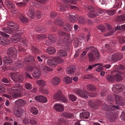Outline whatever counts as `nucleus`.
Segmentation results:
<instances>
[{"instance_id": "37998d69", "label": "nucleus", "mask_w": 125, "mask_h": 125, "mask_svg": "<svg viewBox=\"0 0 125 125\" xmlns=\"http://www.w3.org/2000/svg\"><path fill=\"white\" fill-rule=\"evenodd\" d=\"M36 83L41 86H44L45 85V82L42 80H40L37 81L36 82Z\"/></svg>"}, {"instance_id": "aec40b11", "label": "nucleus", "mask_w": 125, "mask_h": 125, "mask_svg": "<svg viewBox=\"0 0 125 125\" xmlns=\"http://www.w3.org/2000/svg\"><path fill=\"white\" fill-rule=\"evenodd\" d=\"M4 3L5 5L9 9L12 10H14L15 5L12 2L9 0H5Z\"/></svg>"}, {"instance_id": "2eb2a0df", "label": "nucleus", "mask_w": 125, "mask_h": 125, "mask_svg": "<svg viewBox=\"0 0 125 125\" xmlns=\"http://www.w3.org/2000/svg\"><path fill=\"white\" fill-rule=\"evenodd\" d=\"M88 104L90 107L93 109H96L98 107V106L96 104L95 101L93 100H89Z\"/></svg>"}, {"instance_id": "3c124183", "label": "nucleus", "mask_w": 125, "mask_h": 125, "mask_svg": "<svg viewBox=\"0 0 125 125\" xmlns=\"http://www.w3.org/2000/svg\"><path fill=\"white\" fill-rule=\"evenodd\" d=\"M25 87L26 89L28 90H31L32 88V85L29 83H25Z\"/></svg>"}, {"instance_id": "b1692460", "label": "nucleus", "mask_w": 125, "mask_h": 125, "mask_svg": "<svg viewBox=\"0 0 125 125\" xmlns=\"http://www.w3.org/2000/svg\"><path fill=\"white\" fill-rule=\"evenodd\" d=\"M46 51L48 54L50 55H52L55 53L56 50L53 47H49L47 49Z\"/></svg>"}, {"instance_id": "72a5a7b5", "label": "nucleus", "mask_w": 125, "mask_h": 125, "mask_svg": "<svg viewBox=\"0 0 125 125\" xmlns=\"http://www.w3.org/2000/svg\"><path fill=\"white\" fill-rule=\"evenodd\" d=\"M116 88L117 87H119V90L117 91H116V93L118 94L120 92H121L124 89L125 87L123 85L121 84H118V85L116 87Z\"/></svg>"}, {"instance_id": "dca6fc26", "label": "nucleus", "mask_w": 125, "mask_h": 125, "mask_svg": "<svg viewBox=\"0 0 125 125\" xmlns=\"http://www.w3.org/2000/svg\"><path fill=\"white\" fill-rule=\"evenodd\" d=\"M90 50L91 51L94 52V53H96V57L98 58L100 57V53L97 50L93 47H90L87 48L85 49L86 51H88L89 50Z\"/></svg>"}, {"instance_id": "6e6d98bb", "label": "nucleus", "mask_w": 125, "mask_h": 125, "mask_svg": "<svg viewBox=\"0 0 125 125\" xmlns=\"http://www.w3.org/2000/svg\"><path fill=\"white\" fill-rule=\"evenodd\" d=\"M115 67L118 69V70H123L125 69V67L122 65H120L118 67L117 65L115 66Z\"/></svg>"}, {"instance_id": "bb28decb", "label": "nucleus", "mask_w": 125, "mask_h": 125, "mask_svg": "<svg viewBox=\"0 0 125 125\" xmlns=\"http://www.w3.org/2000/svg\"><path fill=\"white\" fill-rule=\"evenodd\" d=\"M90 116V113L88 112L81 113L80 114V116L81 118L88 119Z\"/></svg>"}, {"instance_id": "473e14b6", "label": "nucleus", "mask_w": 125, "mask_h": 125, "mask_svg": "<svg viewBox=\"0 0 125 125\" xmlns=\"http://www.w3.org/2000/svg\"><path fill=\"white\" fill-rule=\"evenodd\" d=\"M86 88L88 90L92 91H96V88L94 85L91 84H89L86 86Z\"/></svg>"}, {"instance_id": "5fc2aeb1", "label": "nucleus", "mask_w": 125, "mask_h": 125, "mask_svg": "<svg viewBox=\"0 0 125 125\" xmlns=\"http://www.w3.org/2000/svg\"><path fill=\"white\" fill-rule=\"evenodd\" d=\"M86 94L89 96L93 97H94L97 95V94L96 93H89L87 91L86 92Z\"/></svg>"}, {"instance_id": "f257e3e1", "label": "nucleus", "mask_w": 125, "mask_h": 125, "mask_svg": "<svg viewBox=\"0 0 125 125\" xmlns=\"http://www.w3.org/2000/svg\"><path fill=\"white\" fill-rule=\"evenodd\" d=\"M8 27L9 29L3 28V30L5 32L10 34L12 33L13 31L17 30L19 27L18 25L14 23L12 21L9 22L8 24Z\"/></svg>"}, {"instance_id": "8fccbe9b", "label": "nucleus", "mask_w": 125, "mask_h": 125, "mask_svg": "<svg viewBox=\"0 0 125 125\" xmlns=\"http://www.w3.org/2000/svg\"><path fill=\"white\" fill-rule=\"evenodd\" d=\"M100 64L98 66V67L95 70L97 72H101L104 70L103 66H102V64L99 63Z\"/></svg>"}, {"instance_id": "ea45409f", "label": "nucleus", "mask_w": 125, "mask_h": 125, "mask_svg": "<svg viewBox=\"0 0 125 125\" xmlns=\"http://www.w3.org/2000/svg\"><path fill=\"white\" fill-rule=\"evenodd\" d=\"M107 80L110 82H112L115 80V76L111 75H108L106 77Z\"/></svg>"}, {"instance_id": "20e7f679", "label": "nucleus", "mask_w": 125, "mask_h": 125, "mask_svg": "<svg viewBox=\"0 0 125 125\" xmlns=\"http://www.w3.org/2000/svg\"><path fill=\"white\" fill-rule=\"evenodd\" d=\"M11 41L13 42L20 41L21 44L23 45H26L27 44L25 39L24 38H21L20 36H18L17 35H15L14 36L12 37Z\"/></svg>"}, {"instance_id": "bf43d9fd", "label": "nucleus", "mask_w": 125, "mask_h": 125, "mask_svg": "<svg viewBox=\"0 0 125 125\" xmlns=\"http://www.w3.org/2000/svg\"><path fill=\"white\" fill-rule=\"evenodd\" d=\"M16 5L19 6L20 7H23L26 5L25 3L24 2H16L15 3Z\"/></svg>"}, {"instance_id": "0eeeda50", "label": "nucleus", "mask_w": 125, "mask_h": 125, "mask_svg": "<svg viewBox=\"0 0 125 125\" xmlns=\"http://www.w3.org/2000/svg\"><path fill=\"white\" fill-rule=\"evenodd\" d=\"M21 91L20 88L12 87L11 88V93L12 97L13 98L17 97L20 95V92Z\"/></svg>"}, {"instance_id": "4be33fe9", "label": "nucleus", "mask_w": 125, "mask_h": 125, "mask_svg": "<svg viewBox=\"0 0 125 125\" xmlns=\"http://www.w3.org/2000/svg\"><path fill=\"white\" fill-rule=\"evenodd\" d=\"M15 103L16 105L21 106L24 105L26 103V102L23 99H20L16 101Z\"/></svg>"}, {"instance_id": "ddd939ff", "label": "nucleus", "mask_w": 125, "mask_h": 125, "mask_svg": "<svg viewBox=\"0 0 125 125\" xmlns=\"http://www.w3.org/2000/svg\"><path fill=\"white\" fill-rule=\"evenodd\" d=\"M35 100L42 103H46L47 101V99L45 97L42 95L36 96L35 97Z\"/></svg>"}, {"instance_id": "cd10ccee", "label": "nucleus", "mask_w": 125, "mask_h": 125, "mask_svg": "<svg viewBox=\"0 0 125 125\" xmlns=\"http://www.w3.org/2000/svg\"><path fill=\"white\" fill-rule=\"evenodd\" d=\"M30 111L33 114L35 115H37L39 113L38 110L37 108L34 106L30 108Z\"/></svg>"}, {"instance_id": "f8f14e48", "label": "nucleus", "mask_w": 125, "mask_h": 125, "mask_svg": "<svg viewBox=\"0 0 125 125\" xmlns=\"http://www.w3.org/2000/svg\"><path fill=\"white\" fill-rule=\"evenodd\" d=\"M63 2L66 3L64 5H63L62 4H61L60 5V10L62 11H64L65 10V8L63 7H62V6L65 7V5L67 4V3H70L72 4H73L76 3V1L73 0H64L63 1Z\"/></svg>"}, {"instance_id": "f03ea898", "label": "nucleus", "mask_w": 125, "mask_h": 125, "mask_svg": "<svg viewBox=\"0 0 125 125\" xmlns=\"http://www.w3.org/2000/svg\"><path fill=\"white\" fill-rule=\"evenodd\" d=\"M59 39L58 40L60 43L62 42H69L70 40V35L66 33L63 31H60L58 33Z\"/></svg>"}, {"instance_id": "c756f323", "label": "nucleus", "mask_w": 125, "mask_h": 125, "mask_svg": "<svg viewBox=\"0 0 125 125\" xmlns=\"http://www.w3.org/2000/svg\"><path fill=\"white\" fill-rule=\"evenodd\" d=\"M58 56L62 57H65L67 53L64 50H59L58 52Z\"/></svg>"}, {"instance_id": "13d9d810", "label": "nucleus", "mask_w": 125, "mask_h": 125, "mask_svg": "<svg viewBox=\"0 0 125 125\" xmlns=\"http://www.w3.org/2000/svg\"><path fill=\"white\" fill-rule=\"evenodd\" d=\"M39 90L42 93L45 94H48V92L46 88H42L40 89Z\"/></svg>"}, {"instance_id": "58836bf2", "label": "nucleus", "mask_w": 125, "mask_h": 125, "mask_svg": "<svg viewBox=\"0 0 125 125\" xmlns=\"http://www.w3.org/2000/svg\"><path fill=\"white\" fill-rule=\"evenodd\" d=\"M54 22L56 24L59 25L61 26H62L63 24L62 20L60 18L55 19Z\"/></svg>"}, {"instance_id": "c03bdc74", "label": "nucleus", "mask_w": 125, "mask_h": 125, "mask_svg": "<svg viewBox=\"0 0 125 125\" xmlns=\"http://www.w3.org/2000/svg\"><path fill=\"white\" fill-rule=\"evenodd\" d=\"M115 79H116L117 81H120L122 80L123 79L122 77L118 73H116L114 76Z\"/></svg>"}, {"instance_id": "603ef678", "label": "nucleus", "mask_w": 125, "mask_h": 125, "mask_svg": "<svg viewBox=\"0 0 125 125\" xmlns=\"http://www.w3.org/2000/svg\"><path fill=\"white\" fill-rule=\"evenodd\" d=\"M114 97L112 95H109L107 96L106 98L107 101L109 102L113 101L114 100Z\"/></svg>"}, {"instance_id": "2f4dec72", "label": "nucleus", "mask_w": 125, "mask_h": 125, "mask_svg": "<svg viewBox=\"0 0 125 125\" xmlns=\"http://www.w3.org/2000/svg\"><path fill=\"white\" fill-rule=\"evenodd\" d=\"M23 110L21 109H17L16 110V112L15 114L16 116L18 117H20L22 115Z\"/></svg>"}, {"instance_id": "69168bd1", "label": "nucleus", "mask_w": 125, "mask_h": 125, "mask_svg": "<svg viewBox=\"0 0 125 125\" xmlns=\"http://www.w3.org/2000/svg\"><path fill=\"white\" fill-rule=\"evenodd\" d=\"M68 19L69 21L73 23H74L75 22V20L73 18V16L72 15H69L68 17Z\"/></svg>"}, {"instance_id": "39448f33", "label": "nucleus", "mask_w": 125, "mask_h": 125, "mask_svg": "<svg viewBox=\"0 0 125 125\" xmlns=\"http://www.w3.org/2000/svg\"><path fill=\"white\" fill-rule=\"evenodd\" d=\"M9 76L16 83L21 82L23 81V77L21 75H19L15 73H10Z\"/></svg>"}, {"instance_id": "9d476101", "label": "nucleus", "mask_w": 125, "mask_h": 125, "mask_svg": "<svg viewBox=\"0 0 125 125\" xmlns=\"http://www.w3.org/2000/svg\"><path fill=\"white\" fill-rule=\"evenodd\" d=\"M7 54L10 57H15L17 54V50L15 48H10L8 50Z\"/></svg>"}, {"instance_id": "a211bd4d", "label": "nucleus", "mask_w": 125, "mask_h": 125, "mask_svg": "<svg viewBox=\"0 0 125 125\" xmlns=\"http://www.w3.org/2000/svg\"><path fill=\"white\" fill-rule=\"evenodd\" d=\"M60 81V78L57 77H54L51 79V83L54 85H58Z\"/></svg>"}, {"instance_id": "423d86ee", "label": "nucleus", "mask_w": 125, "mask_h": 125, "mask_svg": "<svg viewBox=\"0 0 125 125\" xmlns=\"http://www.w3.org/2000/svg\"><path fill=\"white\" fill-rule=\"evenodd\" d=\"M85 8L90 11L87 14V16L90 18L95 17L98 15V13L95 12H93L94 10V9L92 6H85Z\"/></svg>"}, {"instance_id": "5701e85b", "label": "nucleus", "mask_w": 125, "mask_h": 125, "mask_svg": "<svg viewBox=\"0 0 125 125\" xmlns=\"http://www.w3.org/2000/svg\"><path fill=\"white\" fill-rule=\"evenodd\" d=\"M28 16L29 17L33 18L34 17V9L32 6L30 7L29 10L28 12Z\"/></svg>"}, {"instance_id": "1a4fd4ad", "label": "nucleus", "mask_w": 125, "mask_h": 125, "mask_svg": "<svg viewBox=\"0 0 125 125\" xmlns=\"http://www.w3.org/2000/svg\"><path fill=\"white\" fill-rule=\"evenodd\" d=\"M123 56V55L122 53H115L112 55L111 56L109 57V60H112L114 61H119L122 59Z\"/></svg>"}, {"instance_id": "4d7b16f0", "label": "nucleus", "mask_w": 125, "mask_h": 125, "mask_svg": "<svg viewBox=\"0 0 125 125\" xmlns=\"http://www.w3.org/2000/svg\"><path fill=\"white\" fill-rule=\"evenodd\" d=\"M65 7L67 8H71L72 9H77V7L75 6H72L69 4H67L65 5Z\"/></svg>"}, {"instance_id": "4c0bfd02", "label": "nucleus", "mask_w": 125, "mask_h": 125, "mask_svg": "<svg viewBox=\"0 0 125 125\" xmlns=\"http://www.w3.org/2000/svg\"><path fill=\"white\" fill-rule=\"evenodd\" d=\"M47 64L49 66L52 67H54L56 66L55 63H54L53 60L48 59L47 62Z\"/></svg>"}, {"instance_id": "f704fd0d", "label": "nucleus", "mask_w": 125, "mask_h": 125, "mask_svg": "<svg viewBox=\"0 0 125 125\" xmlns=\"http://www.w3.org/2000/svg\"><path fill=\"white\" fill-rule=\"evenodd\" d=\"M48 39L49 41L51 42H55L57 40V38L54 35H48Z\"/></svg>"}, {"instance_id": "09e8293b", "label": "nucleus", "mask_w": 125, "mask_h": 125, "mask_svg": "<svg viewBox=\"0 0 125 125\" xmlns=\"http://www.w3.org/2000/svg\"><path fill=\"white\" fill-rule=\"evenodd\" d=\"M109 109H111V110H112L113 111L115 108L117 109H119V107L117 105L115 106L114 104L109 106Z\"/></svg>"}, {"instance_id": "e2e57ef3", "label": "nucleus", "mask_w": 125, "mask_h": 125, "mask_svg": "<svg viewBox=\"0 0 125 125\" xmlns=\"http://www.w3.org/2000/svg\"><path fill=\"white\" fill-rule=\"evenodd\" d=\"M15 65L18 67L20 68H22L23 66V64L20 62H16Z\"/></svg>"}, {"instance_id": "338daca9", "label": "nucleus", "mask_w": 125, "mask_h": 125, "mask_svg": "<svg viewBox=\"0 0 125 125\" xmlns=\"http://www.w3.org/2000/svg\"><path fill=\"white\" fill-rule=\"evenodd\" d=\"M30 123L32 125H36L37 123L36 120L33 118L31 119L30 120Z\"/></svg>"}, {"instance_id": "a19ab883", "label": "nucleus", "mask_w": 125, "mask_h": 125, "mask_svg": "<svg viewBox=\"0 0 125 125\" xmlns=\"http://www.w3.org/2000/svg\"><path fill=\"white\" fill-rule=\"evenodd\" d=\"M78 22L80 24H85L86 23V20L83 16H80L79 18Z\"/></svg>"}, {"instance_id": "7c9ffc66", "label": "nucleus", "mask_w": 125, "mask_h": 125, "mask_svg": "<svg viewBox=\"0 0 125 125\" xmlns=\"http://www.w3.org/2000/svg\"><path fill=\"white\" fill-rule=\"evenodd\" d=\"M52 60L54 62V63H56V66L57 64L61 63L63 62L62 60L61 59L57 57L53 58Z\"/></svg>"}, {"instance_id": "49530a36", "label": "nucleus", "mask_w": 125, "mask_h": 125, "mask_svg": "<svg viewBox=\"0 0 125 125\" xmlns=\"http://www.w3.org/2000/svg\"><path fill=\"white\" fill-rule=\"evenodd\" d=\"M69 98L72 101H75L77 99V98L74 95L72 94H69L68 95Z\"/></svg>"}, {"instance_id": "c85d7f7f", "label": "nucleus", "mask_w": 125, "mask_h": 125, "mask_svg": "<svg viewBox=\"0 0 125 125\" xmlns=\"http://www.w3.org/2000/svg\"><path fill=\"white\" fill-rule=\"evenodd\" d=\"M33 76L35 78H38L41 76V73L40 72L38 69H35L32 73Z\"/></svg>"}, {"instance_id": "4468645a", "label": "nucleus", "mask_w": 125, "mask_h": 125, "mask_svg": "<svg viewBox=\"0 0 125 125\" xmlns=\"http://www.w3.org/2000/svg\"><path fill=\"white\" fill-rule=\"evenodd\" d=\"M76 93L77 95L84 98L87 99L88 97L87 95L81 89H77Z\"/></svg>"}, {"instance_id": "a878e982", "label": "nucleus", "mask_w": 125, "mask_h": 125, "mask_svg": "<svg viewBox=\"0 0 125 125\" xmlns=\"http://www.w3.org/2000/svg\"><path fill=\"white\" fill-rule=\"evenodd\" d=\"M110 114V116H108L110 121H115L116 119L117 115L115 114L114 112H112V113L111 112Z\"/></svg>"}, {"instance_id": "774afa93", "label": "nucleus", "mask_w": 125, "mask_h": 125, "mask_svg": "<svg viewBox=\"0 0 125 125\" xmlns=\"http://www.w3.org/2000/svg\"><path fill=\"white\" fill-rule=\"evenodd\" d=\"M107 13L109 15H113L115 14V12L114 10H112L107 11Z\"/></svg>"}, {"instance_id": "e433bc0d", "label": "nucleus", "mask_w": 125, "mask_h": 125, "mask_svg": "<svg viewBox=\"0 0 125 125\" xmlns=\"http://www.w3.org/2000/svg\"><path fill=\"white\" fill-rule=\"evenodd\" d=\"M3 62L5 64L8 65L11 63L12 62V61L10 58L6 57L4 58Z\"/></svg>"}, {"instance_id": "6ab92c4d", "label": "nucleus", "mask_w": 125, "mask_h": 125, "mask_svg": "<svg viewBox=\"0 0 125 125\" xmlns=\"http://www.w3.org/2000/svg\"><path fill=\"white\" fill-rule=\"evenodd\" d=\"M76 67L74 66L71 65L69 66L67 69L66 73L68 74H73L75 70Z\"/></svg>"}, {"instance_id": "c9c22d12", "label": "nucleus", "mask_w": 125, "mask_h": 125, "mask_svg": "<svg viewBox=\"0 0 125 125\" xmlns=\"http://www.w3.org/2000/svg\"><path fill=\"white\" fill-rule=\"evenodd\" d=\"M72 29V28L70 24L69 23H66V25L64 26L63 30L65 31L68 32L71 31Z\"/></svg>"}, {"instance_id": "de8ad7c7", "label": "nucleus", "mask_w": 125, "mask_h": 125, "mask_svg": "<svg viewBox=\"0 0 125 125\" xmlns=\"http://www.w3.org/2000/svg\"><path fill=\"white\" fill-rule=\"evenodd\" d=\"M19 19L20 21L23 23H25L27 22V20L26 17H25L22 15H21L19 17Z\"/></svg>"}, {"instance_id": "412c9836", "label": "nucleus", "mask_w": 125, "mask_h": 125, "mask_svg": "<svg viewBox=\"0 0 125 125\" xmlns=\"http://www.w3.org/2000/svg\"><path fill=\"white\" fill-rule=\"evenodd\" d=\"M88 56L90 61H93L95 60V59L98 60L100 58V57L98 58L96 57V53H94V54L92 52H90L89 53Z\"/></svg>"}, {"instance_id": "9b49d317", "label": "nucleus", "mask_w": 125, "mask_h": 125, "mask_svg": "<svg viewBox=\"0 0 125 125\" xmlns=\"http://www.w3.org/2000/svg\"><path fill=\"white\" fill-rule=\"evenodd\" d=\"M53 107L56 111L59 112H62L64 110L63 105L59 103L55 104L54 105Z\"/></svg>"}, {"instance_id": "f3484780", "label": "nucleus", "mask_w": 125, "mask_h": 125, "mask_svg": "<svg viewBox=\"0 0 125 125\" xmlns=\"http://www.w3.org/2000/svg\"><path fill=\"white\" fill-rule=\"evenodd\" d=\"M10 43L9 40L3 36L0 37V44L3 45H8Z\"/></svg>"}, {"instance_id": "0e129e2a", "label": "nucleus", "mask_w": 125, "mask_h": 125, "mask_svg": "<svg viewBox=\"0 0 125 125\" xmlns=\"http://www.w3.org/2000/svg\"><path fill=\"white\" fill-rule=\"evenodd\" d=\"M31 50L33 52L36 53H38L39 52V49L36 47L32 46L31 47Z\"/></svg>"}, {"instance_id": "79ce46f5", "label": "nucleus", "mask_w": 125, "mask_h": 125, "mask_svg": "<svg viewBox=\"0 0 125 125\" xmlns=\"http://www.w3.org/2000/svg\"><path fill=\"white\" fill-rule=\"evenodd\" d=\"M63 115L65 118H73L74 117L73 115L71 113H64Z\"/></svg>"}, {"instance_id": "393cba45", "label": "nucleus", "mask_w": 125, "mask_h": 125, "mask_svg": "<svg viewBox=\"0 0 125 125\" xmlns=\"http://www.w3.org/2000/svg\"><path fill=\"white\" fill-rule=\"evenodd\" d=\"M72 77L66 76L63 78V81L65 83L69 84L72 83Z\"/></svg>"}, {"instance_id": "7ed1b4c3", "label": "nucleus", "mask_w": 125, "mask_h": 125, "mask_svg": "<svg viewBox=\"0 0 125 125\" xmlns=\"http://www.w3.org/2000/svg\"><path fill=\"white\" fill-rule=\"evenodd\" d=\"M62 92L60 90L57 91L54 95L53 98L57 100H61L63 103L66 102H67V98L62 94Z\"/></svg>"}, {"instance_id": "052dcab7", "label": "nucleus", "mask_w": 125, "mask_h": 125, "mask_svg": "<svg viewBox=\"0 0 125 125\" xmlns=\"http://www.w3.org/2000/svg\"><path fill=\"white\" fill-rule=\"evenodd\" d=\"M118 85V84H116L113 85V87L112 88V90L115 93H116V91H117L119 90V87H117V88H116V86H117Z\"/></svg>"}, {"instance_id": "a18cd8bd", "label": "nucleus", "mask_w": 125, "mask_h": 125, "mask_svg": "<svg viewBox=\"0 0 125 125\" xmlns=\"http://www.w3.org/2000/svg\"><path fill=\"white\" fill-rule=\"evenodd\" d=\"M41 69L44 72H46L49 70L48 67L45 65L42 64L40 66Z\"/></svg>"}, {"instance_id": "680f3d73", "label": "nucleus", "mask_w": 125, "mask_h": 125, "mask_svg": "<svg viewBox=\"0 0 125 125\" xmlns=\"http://www.w3.org/2000/svg\"><path fill=\"white\" fill-rule=\"evenodd\" d=\"M5 89L4 86L1 84H0V93H5Z\"/></svg>"}, {"instance_id": "864d4df0", "label": "nucleus", "mask_w": 125, "mask_h": 125, "mask_svg": "<svg viewBox=\"0 0 125 125\" xmlns=\"http://www.w3.org/2000/svg\"><path fill=\"white\" fill-rule=\"evenodd\" d=\"M102 108L105 111L111 110V109H109V106H108V105L105 103L103 104L102 107Z\"/></svg>"}, {"instance_id": "6e6552de", "label": "nucleus", "mask_w": 125, "mask_h": 125, "mask_svg": "<svg viewBox=\"0 0 125 125\" xmlns=\"http://www.w3.org/2000/svg\"><path fill=\"white\" fill-rule=\"evenodd\" d=\"M114 96L115 98L116 103L117 104L120 105H123L125 104V102L123 97L120 96L117 94H115Z\"/></svg>"}]
</instances>
